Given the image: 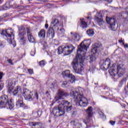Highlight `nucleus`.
I'll list each match as a JSON object with an SVG mask.
<instances>
[{
	"label": "nucleus",
	"mask_w": 128,
	"mask_h": 128,
	"mask_svg": "<svg viewBox=\"0 0 128 128\" xmlns=\"http://www.w3.org/2000/svg\"><path fill=\"white\" fill-rule=\"evenodd\" d=\"M68 104L61 103L59 106H54L52 110L54 116H62L64 114L65 112H70L72 106V105L70 106V102H68Z\"/></svg>",
	"instance_id": "f257e3e1"
},
{
	"label": "nucleus",
	"mask_w": 128,
	"mask_h": 128,
	"mask_svg": "<svg viewBox=\"0 0 128 128\" xmlns=\"http://www.w3.org/2000/svg\"><path fill=\"white\" fill-rule=\"evenodd\" d=\"M90 44V41L86 40L80 44V70H84V62L86 59V52L88 50V46Z\"/></svg>",
	"instance_id": "f03ea898"
},
{
	"label": "nucleus",
	"mask_w": 128,
	"mask_h": 128,
	"mask_svg": "<svg viewBox=\"0 0 128 128\" xmlns=\"http://www.w3.org/2000/svg\"><path fill=\"white\" fill-rule=\"evenodd\" d=\"M14 106L12 100L8 99V96L6 94L2 95L0 97V108H7V110H12Z\"/></svg>",
	"instance_id": "7ed1b4c3"
},
{
	"label": "nucleus",
	"mask_w": 128,
	"mask_h": 128,
	"mask_svg": "<svg viewBox=\"0 0 128 128\" xmlns=\"http://www.w3.org/2000/svg\"><path fill=\"white\" fill-rule=\"evenodd\" d=\"M80 62V44L78 46L77 50V54L76 58H74L73 61L72 62V66L76 74H80V68H78V64Z\"/></svg>",
	"instance_id": "20e7f679"
},
{
	"label": "nucleus",
	"mask_w": 128,
	"mask_h": 128,
	"mask_svg": "<svg viewBox=\"0 0 128 128\" xmlns=\"http://www.w3.org/2000/svg\"><path fill=\"white\" fill-rule=\"evenodd\" d=\"M1 34L5 36L7 38L8 42L10 44H12L13 46H16V44L14 42V34L12 29H7L6 30H2Z\"/></svg>",
	"instance_id": "39448f33"
},
{
	"label": "nucleus",
	"mask_w": 128,
	"mask_h": 128,
	"mask_svg": "<svg viewBox=\"0 0 128 128\" xmlns=\"http://www.w3.org/2000/svg\"><path fill=\"white\" fill-rule=\"evenodd\" d=\"M86 112L88 114V118L84 120V122L86 124V128H88L90 126H92V125L94 124V121L90 118H92V107H88L86 110Z\"/></svg>",
	"instance_id": "423d86ee"
},
{
	"label": "nucleus",
	"mask_w": 128,
	"mask_h": 128,
	"mask_svg": "<svg viewBox=\"0 0 128 128\" xmlns=\"http://www.w3.org/2000/svg\"><path fill=\"white\" fill-rule=\"evenodd\" d=\"M66 96V94L64 92L59 90L58 91L57 96L55 98L54 100H55V102H60V104H68V102L66 101L63 98V96Z\"/></svg>",
	"instance_id": "0eeeda50"
},
{
	"label": "nucleus",
	"mask_w": 128,
	"mask_h": 128,
	"mask_svg": "<svg viewBox=\"0 0 128 128\" xmlns=\"http://www.w3.org/2000/svg\"><path fill=\"white\" fill-rule=\"evenodd\" d=\"M8 84V92L10 94H12V92L13 96H16L18 92H22V90L20 87L17 88L16 89L14 90V84L12 80H10Z\"/></svg>",
	"instance_id": "6e6552de"
},
{
	"label": "nucleus",
	"mask_w": 128,
	"mask_h": 128,
	"mask_svg": "<svg viewBox=\"0 0 128 128\" xmlns=\"http://www.w3.org/2000/svg\"><path fill=\"white\" fill-rule=\"evenodd\" d=\"M18 30L20 42V44L24 46L26 44V38H24V36L25 34L24 31L26 30V28L24 26H21L19 28Z\"/></svg>",
	"instance_id": "1a4fd4ad"
},
{
	"label": "nucleus",
	"mask_w": 128,
	"mask_h": 128,
	"mask_svg": "<svg viewBox=\"0 0 128 128\" xmlns=\"http://www.w3.org/2000/svg\"><path fill=\"white\" fill-rule=\"evenodd\" d=\"M106 21L108 24H109L108 28L112 30L114 32L116 30V20L114 18H106Z\"/></svg>",
	"instance_id": "9d476101"
},
{
	"label": "nucleus",
	"mask_w": 128,
	"mask_h": 128,
	"mask_svg": "<svg viewBox=\"0 0 128 128\" xmlns=\"http://www.w3.org/2000/svg\"><path fill=\"white\" fill-rule=\"evenodd\" d=\"M80 88H76L75 92L74 91H70V96H72L74 98L77 96L76 100V104H78L80 106Z\"/></svg>",
	"instance_id": "9b49d317"
},
{
	"label": "nucleus",
	"mask_w": 128,
	"mask_h": 128,
	"mask_svg": "<svg viewBox=\"0 0 128 128\" xmlns=\"http://www.w3.org/2000/svg\"><path fill=\"white\" fill-rule=\"evenodd\" d=\"M63 54L64 56H68L74 50V46L72 45H65L64 46H62Z\"/></svg>",
	"instance_id": "f8f14e48"
},
{
	"label": "nucleus",
	"mask_w": 128,
	"mask_h": 128,
	"mask_svg": "<svg viewBox=\"0 0 128 128\" xmlns=\"http://www.w3.org/2000/svg\"><path fill=\"white\" fill-rule=\"evenodd\" d=\"M22 96L25 100H28V102H32V92L26 88H24Z\"/></svg>",
	"instance_id": "ddd939ff"
},
{
	"label": "nucleus",
	"mask_w": 128,
	"mask_h": 128,
	"mask_svg": "<svg viewBox=\"0 0 128 128\" xmlns=\"http://www.w3.org/2000/svg\"><path fill=\"white\" fill-rule=\"evenodd\" d=\"M23 98L22 96H18L17 98V101L16 102V108H22L24 110H27L28 108V106L26 105L24 103Z\"/></svg>",
	"instance_id": "4468645a"
},
{
	"label": "nucleus",
	"mask_w": 128,
	"mask_h": 128,
	"mask_svg": "<svg viewBox=\"0 0 128 128\" xmlns=\"http://www.w3.org/2000/svg\"><path fill=\"white\" fill-rule=\"evenodd\" d=\"M95 20L98 26H102L104 22L102 20V15L100 12H97L95 16Z\"/></svg>",
	"instance_id": "2eb2a0df"
},
{
	"label": "nucleus",
	"mask_w": 128,
	"mask_h": 128,
	"mask_svg": "<svg viewBox=\"0 0 128 128\" xmlns=\"http://www.w3.org/2000/svg\"><path fill=\"white\" fill-rule=\"evenodd\" d=\"M62 74L63 76H66L68 78H69V82H71V84H74V82H76V78H74V76L72 75V74L70 73V70H66L63 72Z\"/></svg>",
	"instance_id": "dca6fc26"
},
{
	"label": "nucleus",
	"mask_w": 128,
	"mask_h": 128,
	"mask_svg": "<svg viewBox=\"0 0 128 128\" xmlns=\"http://www.w3.org/2000/svg\"><path fill=\"white\" fill-rule=\"evenodd\" d=\"M126 70V68L124 67V64H117V74L120 78L122 76V75L124 73V70Z\"/></svg>",
	"instance_id": "f3484780"
},
{
	"label": "nucleus",
	"mask_w": 128,
	"mask_h": 128,
	"mask_svg": "<svg viewBox=\"0 0 128 128\" xmlns=\"http://www.w3.org/2000/svg\"><path fill=\"white\" fill-rule=\"evenodd\" d=\"M60 22L58 19H54L51 22V26L54 28L55 30H58L60 28Z\"/></svg>",
	"instance_id": "a211bd4d"
},
{
	"label": "nucleus",
	"mask_w": 128,
	"mask_h": 128,
	"mask_svg": "<svg viewBox=\"0 0 128 128\" xmlns=\"http://www.w3.org/2000/svg\"><path fill=\"white\" fill-rule=\"evenodd\" d=\"M110 66V60L107 58L104 61L103 64L102 65V68L103 70H108Z\"/></svg>",
	"instance_id": "6ab92c4d"
},
{
	"label": "nucleus",
	"mask_w": 128,
	"mask_h": 128,
	"mask_svg": "<svg viewBox=\"0 0 128 128\" xmlns=\"http://www.w3.org/2000/svg\"><path fill=\"white\" fill-rule=\"evenodd\" d=\"M102 44L100 42H97L95 44L94 46L92 49V54H96L97 52H98L100 48H102Z\"/></svg>",
	"instance_id": "aec40b11"
},
{
	"label": "nucleus",
	"mask_w": 128,
	"mask_h": 128,
	"mask_svg": "<svg viewBox=\"0 0 128 128\" xmlns=\"http://www.w3.org/2000/svg\"><path fill=\"white\" fill-rule=\"evenodd\" d=\"M27 36L30 42H34V38L30 32V30L28 28H26Z\"/></svg>",
	"instance_id": "412c9836"
},
{
	"label": "nucleus",
	"mask_w": 128,
	"mask_h": 128,
	"mask_svg": "<svg viewBox=\"0 0 128 128\" xmlns=\"http://www.w3.org/2000/svg\"><path fill=\"white\" fill-rule=\"evenodd\" d=\"M116 64H113L112 65V68H111L108 70L109 73L110 74V76H114L116 74V72L114 70V68H116Z\"/></svg>",
	"instance_id": "4be33fe9"
},
{
	"label": "nucleus",
	"mask_w": 128,
	"mask_h": 128,
	"mask_svg": "<svg viewBox=\"0 0 128 128\" xmlns=\"http://www.w3.org/2000/svg\"><path fill=\"white\" fill-rule=\"evenodd\" d=\"M12 8V4L10 2H6V4L3 6H0V8H2L4 10H10Z\"/></svg>",
	"instance_id": "5701e85b"
},
{
	"label": "nucleus",
	"mask_w": 128,
	"mask_h": 128,
	"mask_svg": "<svg viewBox=\"0 0 128 128\" xmlns=\"http://www.w3.org/2000/svg\"><path fill=\"white\" fill-rule=\"evenodd\" d=\"M70 34H72V40H75V42H78V40H80V35L78 34H74L72 33V32H71Z\"/></svg>",
	"instance_id": "b1692460"
},
{
	"label": "nucleus",
	"mask_w": 128,
	"mask_h": 128,
	"mask_svg": "<svg viewBox=\"0 0 128 128\" xmlns=\"http://www.w3.org/2000/svg\"><path fill=\"white\" fill-rule=\"evenodd\" d=\"M38 36L39 38H46V30L44 29H42L38 32Z\"/></svg>",
	"instance_id": "393cba45"
},
{
	"label": "nucleus",
	"mask_w": 128,
	"mask_h": 128,
	"mask_svg": "<svg viewBox=\"0 0 128 128\" xmlns=\"http://www.w3.org/2000/svg\"><path fill=\"white\" fill-rule=\"evenodd\" d=\"M81 28L83 29L86 28H88V23L85 22L84 19L81 18Z\"/></svg>",
	"instance_id": "a878e982"
},
{
	"label": "nucleus",
	"mask_w": 128,
	"mask_h": 128,
	"mask_svg": "<svg viewBox=\"0 0 128 128\" xmlns=\"http://www.w3.org/2000/svg\"><path fill=\"white\" fill-rule=\"evenodd\" d=\"M80 102H82L81 106L84 108L88 106V99L86 98H81Z\"/></svg>",
	"instance_id": "bb28decb"
},
{
	"label": "nucleus",
	"mask_w": 128,
	"mask_h": 128,
	"mask_svg": "<svg viewBox=\"0 0 128 128\" xmlns=\"http://www.w3.org/2000/svg\"><path fill=\"white\" fill-rule=\"evenodd\" d=\"M3 76L4 73H2V72H0V91H1L2 88H4V83L2 80Z\"/></svg>",
	"instance_id": "cd10ccee"
},
{
	"label": "nucleus",
	"mask_w": 128,
	"mask_h": 128,
	"mask_svg": "<svg viewBox=\"0 0 128 128\" xmlns=\"http://www.w3.org/2000/svg\"><path fill=\"white\" fill-rule=\"evenodd\" d=\"M54 28H52V27L50 28L48 31V34L50 36V35L52 36H54Z\"/></svg>",
	"instance_id": "c85d7f7f"
},
{
	"label": "nucleus",
	"mask_w": 128,
	"mask_h": 128,
	"mask_svg": "<svg viewBox=\"0 0 128 128\" xmlns=\"http://www.w3.org/2000/svg\"><path fill=\"white\" fill-rule=\"evenodd\" d=\"M86 33L89 36H92L94 34V29H89L86 31Z\"/></svg>",
	"instance_id": "c756f323"
},
{
	"label": "nucleus",
	"mask_w": 128,
	"mask_h": 128,
	"mask_svg": "<svg viewBox=\"0 0 128 128\" xmlns=\"http://www.w3.org/2000/svg\"><path fill=\"white\" fill-rule=\"evenodd\" d=\"M88 58H90V62H94L96 60V56L94 54L88 56L87 60H88Z\"/></svg>",
	"instance_id": "7c9ffc66"
},
{
	"label": "nucleus",
	"mask_w": 128,
	"mask_h": 128,
	"mask_svg": "<svg viewBox=\"0 0 128 128\" xmlns=\"http://www.w3.org/2000/svg\"><path fill=\"white\" fill-rule=\"evenodd\" d=\"M58 54H64V52L62 51V46H60L58 48Z\"/></svg>",
	"instance_id": "2f4dec72"
},
{
	"label": "nucleus",
	"mask_w": 128,
	"mask_h": 128,
	"mask_svg": "<svg viewBox=\"0 0 128 128\" xmlns=\"http://www.w3.org/2000/svg\"><path fill=\"white\" fill-rule=\"evenodd\" d=\"M56 32H58L59 34H64V29L60 28V30H56Z\"/></svg>",
	"instance_id": "473e14b6"
},
{
	"label": "nucleus",
	"mask_w": 128,
	"mask_h": 128,
	"mask_svg": "<svg viewBox=\"0 0 128 128\" xmlns=\"http://www.w3.org/2000/svg\"><path fill=\"white\" fill-rule=\"evenodd\" d=\"M39 64L40 66H44L46 64L44 63V61L42 60L40 62H39Z\"/></svg>",
	"instance_id": "72a5a7b5"
},
{
	"label": "nucleus",
	"mask_w": 128,
	"mask_h": 128,
	"mask_svg": "<svg viewBox=\"0 0 128 128\" xmlns=\"http://www.w3.org/2000/svg\"><path fill=\"white\" fill-rule=\"evenodd\" d=\"M42 110H39L37 112V114L39 117L40 116H42Z\"/></svg>",
	"instance_id": "f704fd0d"
},
{
	"label": "nucleus",
	"mask_w": 128,
	"mask_h": 128,
	"mask_svg": "<svg viewBox=\"0 0 128 128\" xmlns=\"http://www.w3.org/2000/svg\"><path fill=\"white\" fill-rule=\"evenodd\" d=\"M28 70L30 74H34V70L32 69H28Z\"/></svg>",
	"instance_id": "c9c22d12"
},
{
	"label": "nucleus",
	"mask_w": 128,
	"mask_h": 128,
	"mask_svg": "<svg viewBox=\"0 0 128 128\" xmlns=\"http://www.w3.org/2000/svg\"><path fill=\"white\" fill-rule=\"evenodd\" d=\"M36 54V50H34L31 51L30 55L32 56H34Z\"/></svg>",
	"instance_id": "e433bc0d"
},
{
	"label": "nucleus",
	"mask_w": 128,
	"mask_h": 128,
	"mask_svg": "<svg viewBox=\"0 0 128 128\" xmlns=\"http://www.w3.org/2000/svg\"><path fill=\"white\" fill-rule=\"evenodd\" d=\"M128 76H127L126 77V78H124L122 80V82H124H124H126V81L128 80Z\"/></svg>",
	"instance_id": "4c0bfd02"
},
{
	"label": "nucleus",
	"mask_w": 128,
	"mask_h": 128,
	"mask_svg": "<svg viewBox=\"0 0 128 128\" xmlns=\"http://www.w3.org/2000/svg\"><path fill=\"white\" fill-rule=\"evenodd\" d=\"M99 115L100 116V118H104V112H102L101 111H100L98 112Z\"/></svg>",
	"instance_id": "58836bf2"
},
{
	"label": "nucleus",
	"mask_w": 128,
	"mask_h": 128,
	"mask_svg": "<svg viewBox=\"0 0 128 128\" xmlns=\"http://www.w3.org/2000/svg\"><path fill=\"white\" fill-rule=\"evenodd\" d=\"M34 98L38 100V92L35 93Z\"/></svg>",
	"instance_id": "ea45409f"
},
{
	"label": "nucleus",
	"mask_w": 128,
	"mask_h": 128,
	"mask_svg": "<svg viewBox=\"0 0 128 128\" xmlns=\"http://www.w3.org/2000/svg\"><path fill=\"white\" fill-rule=\"evenodd\" d=\"M124 84V83L121 80L119 83V86H122Z\"/></svg>",
	"instance_id": "a19ab883"
},
{
	"label": "nucleus",
	"mask_w": 128,
	"mask_h": 128,
	"mask_svg": "<svg viewBox=\"0 0 128 128\" xmlns=\"http://www.w3.org/2000/svg\"><path fill=\"white\" fill-rule=\"evenodd\" d=\"M8 62L9 64H12V66H13V64H14V63H12V60L8 59Z\"/></svg>",
	"instance_id": "79ce46f5"
},
{
	"label": "nucleus",
	"mask_w": 128,
	"mask_h": 128,
	"mask_svg": "<svg viewBox=\"0 0 128 128\" xmlns=\"http://www.w3.org/2000/svg\"><path fill=\"white\" fill-rule=\"evenodd\" d=\"M67 84H68V82H63V83L62 84V86L64 87V86H66Z\"/></svg>",
	"instance_id": "37998d69"
},
{
	"label": "nucleus",
	"mask_w": 128,
	"mask_h": 128,
	"mask_svg": "<svg viewBox=\"0 0 128 128\" xmlns=\"http://www.w3.org/2000/svg\"><path fill=\"white\" fill-rule=\"evenodd\" d=\"M110 124H112V126H114V124L116 123V122L114 121H112V120H110Z\"/></svg>",
	"instance_id": "c03bdc74"
},
{
	"label": "nucleus",
	"mask_w": 128,
	"mask_h": 128,
	"mask_svg": "<svg viewBox=\"0 0 128 128\" xmlns=\"http://www.w3.org/2000/svg\"><path fill=\"white\" fill-rule=\"evenodd\" d=\"M6 45L2 42H0V46L1 48H4Z\"/></svg>",
	"instance_id": "a18cd8bd"
},
{
	"label": "nucleus",
	"mask_w": 128,
	"mask_h": 128,
	"mask_svg": "<svg viewBox=\"0 0 128 128\" xmlns=\"http://www.w3.org/2000/svg\"><path fill=\"white\" fill-rule=\"evenodd\" d=\"M123 46H124V48H128V44H124V42H123L122 44Z\"/></svg>",
	"instance_id": "49530a36"
},
{
	"label": "nucleus",
	"mask_w": 128,
	"mask_h": 128,
	"mask_svg": "<svg viewBox=\"0 0 128 128\" xmlns=\"http://www.w3.org/2000/svg\"><path fill=\"white\" fill-rule=\"evenodd\" d=\"M92 18L91 16H88L87 17V19H88L89 20H92Z\"/></svg>",
	"instance_id": "de8ad7c7"
},
{
	"label": "nucleus",
	"mask_w": 128,
	"mask_h": 128,
	"mask_svg": "<svg viewBox=\"0 0 128 128\" xmlns=\"http://www.w3.org/2000/svg\"><path fill=\"white\" fill-rule=\"evenodd\" d=\"M106 2H108L109 4H111V2H112V0H106Z\"/></svg>",
	"instance_id": "09e8293b"
},
{
	"label": "nucleus",
	"mask_w": 128,
	"mask_h": 128,
	"mask_svg": "<svg viewBox=\"0 0 128 128\" xmlns=\"http://www.w3.org/2000/svg\"><path fill=\"white\" fill-rule=\"evenodd\" d=\"M70 122H71L72 124L74 125V124H76V121L72 120Z\"/></svg>",
	"instance_id": "8fccbe9b"
},
{
	"label": "nucleus",
	"mask_w": 128,
	"mask_h": 128,
	"mask_svg": "<svg viewBox=\"0 0 128 128\" xmlns=\"http://www.w3.org/2000/svg\"><path fill=\"white\" fill-rule=\"evenodd\" d=\"M94 68H96V66H93V70L90 68V70H92V72H94Z\"/></svg>",
	"instance_id": "3c124183"
},
{
	"label": "nucleus",
	"mask_w": 128,
	"mask_h": 128,
	"mask_svg": "<svg viewBox=\"0 0 128 128\" xmlns=\"http://www.w3.org/2000/svg\"><path fill=\"white\" fill-rule=\"evenodd\" d=\"M48 28V24H45V28Z\"/></svg>",
	"instance_id": "603ef678"
},
{
	"label": "nucleus",
	"mask_w": 128,
	"mask_h": 128,
	"mask_svg": "<svg viewBox=\"0 0 128 128\" xmlns=\"http://www.w3.org/2000/svg\"><path fill=\"white\" fill-rule=\"evenodd\" d=\"M119 42H122L124 44V41L122 40H119Z\"/></svg>",
	"instance_id": "864d4df0"
},
{
	"label": "nucleus",
	"mask_w": 128,
	"mask_h": 128,
	"mask_svg": "<svg viewBox=\"0 0 128 128\" xmlns=\"http://www.w3.org/2000/svg\"><path fill=\"white\" fill-rule=\"evenodd\" d=\"M2 4V0H0V4Z\"/></svg>",
	"instance_id": "5fc2aeb1"
},
{
	"label": "nucleus",
	"mask_w": 128,
	"mask_h": 128,
	"mask_svg": "<svg viewBox=\"0 0 128 128\" xmlns=\"http://www.w3.org/2000/svg\"><path fill=\"white\" fill-rule=\"evenodd\" d=\"M48 54H49V56H52V54H50V53H48Z\"/></svg>",
	"instance_id": "6e6d98bb"
},
{
	"label": "nucleus",
	"mask_w": 128,
	"mask_h": 128,
	"mask_svg": "<svg viewBox=\"0 0 128 128\" xmlns=\"http://www.w3.org/2000/svg\"><path fill=\"white\" fill-rule=\"evenodd\" d=\"M80 96H81V98H82V97L84 96V95H83L82 94H80Z\"/></svg>",
	"instance_id": "4d7b16f0"
},
{
	"label": "nucleus",
	"mask_w": 128,
	"mask_h": 128,
	"mask_svg": "<svg viewBox=\"0 0 128 128\" xmlns=\"http://www.w3.org/2000/svg\"><path fill=\"white\" fill-rule=\"evenodd\" d=\"M48 92H46V94H48Z\"/></svg>",
	"instance_id": "13d9d810"
},
{
	"label": "nucleus",
	"mask_w": 128,
	"mask_h": 128,
	"mask_svg": "<svg viewBox=\"0 0 128 128\" xmlns=\"http://www.w3.org/2000/svg\"><path fill=\"white\" fill-rule=\"evenodd\" d=\"M0 10H2V9H0Z\"/></svg>",
	"instance_id": "bf43d9fd"
},
{
	"label": "nucleus",
	"mask_w": 128,
	"mask_h": 128,
	"mask_svg": "<svg viewBox=\"0 0 128 128\" xmlns=\"http://www.w3.org/2000/svg\"><path fill=\"white\" fill-rule=\"evenodd\" d=\"M25 70H28V68H25Z\"/></svg>",
	"instance_id": "052dcab7"
},
{
	"label": "nucleus",
	"mask_w": 128,
	"mask_h": 128,
	"mask_svg": "<svg viewBox=\"0 0 128 128\" xmlns=\"http://www.w3.org/2000/svg\"><path fill=\"white\" fill-rule=\"evenodd\" d=\"M0 20H1V19H0Z\"/></svg>",
	"instance_id": "680f3d73"
}]
</instances>
